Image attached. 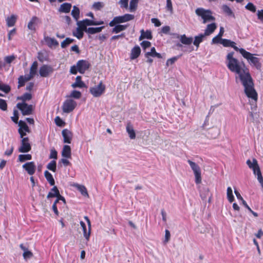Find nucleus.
<instances>
[{
  "instance_id": "31",
  "label": "nucleus",
  "mask_w": 263,
  "mask_h": 263,
  "mask_svg": "<svg viewBox=\"0 0 263 263\" xmlns=\"http://www.w3.org/2000/svg\"><path fill=\"white\" fill-rule=\"evenodd\" d=\"M126 129L127 133H128V134L129 135V138L131 139H135L136 134H135V132L133 128V126L130 124H129V123L127 124V125H126Z\"/></svg>"
},
{
  "instance_id": "14",
  "label": "nucleus",
  "mask_w": 263,
  "mask_h": 263,
  "mask_svg": "<svg viewBox=\"0 0 263 263\" xmlns=\"http://www.w3.org/2000/svg\"><path fill=\"white\" fill-rule=\"evenodd\" d=\"M53 72L51 66L47 65H43L40 68L39 73L41 77H47L50 73Z\"/></svg>"
},
{
  "instance_id": "1",
  "label": "nucleus",
  "mask_w": 263,
  "mask_h": 263,
  "mask_svg": "<svg viewBox=\"0 0 263 263\" xmlns=\"http://www.w3.org/2000/svg\"><path fill=\"white\" fill-rule=\"evenodd\" d=\"M234 52L229 53L226 57V64L228 68L235 74L236 81L239 79L245 88V92L248 98L254 101L257 99V94L254 87L253 79L249 69L245 63L234 58Z\"/></svg>"
},
{
  "instance_id": "44",
  "label": "nucleus",
  "mask_w": 263,
  "mask_h": 263,
  "mask_svg": "<svg viewBox=\"0 0 263 263\" xmlns=\"http://www.w3.org/2000/svg\"><path fill=\"white\" fill-rule=\"evenodd\" d=\"M37 68V63L36 61H34L30 69V73L34 76L36 74Z\"/></svg>"
},
{
  "instance_id": "52",
  "label": "nucleus",
  "mask_w": 263,
  "mask_h": 263,
  "mask_svg": "<svg viewBox=\"0 0 263 263\" xmlns=\"http://www.w3.org/2000/svg\"><path fill=\"white\" fill-rule=\"evenodd\" d=\"M23 256L24 259L27 260L33 256V254L31 251L28 250V251L24 252Z\"/></svg>"
},
{
  "instance_id": "29",
  "label": "nucleus",
  "mask_w": 263,
  "mask_h": 263,
  "mask_svg": "<svg viewBox=\"0 0 263 263\" xmlns=\"http://www.w3.org/2000/svg\"><path fill=\"white\" fill-rule=\"evenodd\" d=\"M128 27L127 25L116 24L112 28V32L115 33H118L121 31L125 30Z\"/></svg>"
},
{
  "instance_id": "13",
  "label": "nucleus",
  "mask_w": 263,
  "mask_h": 263,
  "mask_svg": "<svg viewBox=\"0 0 263 263\" xmlns=\"http://www.w3.org/2000/svg\"><path fill=\"white\" fill-rule=\"evenodd\" d=\"M18 133L20 135L21 138L24 137L26 135V133H30V129L27 124L23 121L20 120L18 122Z\"/></svg>"
},
{
  "instance_id": "45",
  "label": "nucleus",
  "mask_w": 263,
  "mask_h": 263,
  "mask_svg": "<svg viewBox=\"0 0 263 263\" xmlns=\"http://www.w3.org/2000/svg\"><path fill=\"white\" fill-rule=\"evenodd\" d=\"M32 98V95L31 94L29 93H24L22 96L18 98V99L21 100L23 101V102H25L26 101H29L31 100Z\"/></svg>"
},
{
  "instance_id": "15",
  "label": "nucleus",
  "mask_w": 263,
  "mask_h": 263,
  "mask_svg": "<svg viewBox=\"0 0 263 263\" xmlns=\"http://www.w3.org/2000/svg\"><path fill=\"white\" fill-rule=\"evenodd\" d=\"M23 168L25 170L27 173L30 175L34 174L36 170V166L34 162H29L23 165Z\"/></svg>"
},
{
  "instance_id": "35",
  "label": "nucleus",
  "mask_w": 263,
  "mask_h": 263,
  "mask_svg": "<svg viewBox=\"0 0 263 263\" xmlns=\"http://www.w3.org/2000/svg\"><path fill=\"white\" fill-rule=\"evenodd\" d=\"M59 193L60 192L57 187L54 186L51 189L50 192H49L47 198L49 199L50 198L56 197L57 196L59 195Z\"/></svg>"
},
{
  "instance_id": "5",
  "label": "nucleus",
  "mask_w": 263,
  "mask_h": 263,
  "mask_svg": "<svg viewBox=\"0 0 263 263\" xmlns=\"http://www.w3.org/2000/svg\"><path fill=\"white\" fill-rule=\"evenodd\" d=\"M134 18V15L130 14H125L123 15L118 16L114 17L111 21L109 25L110 27H114L116 24L123 23L132 21Z\"/></svg>"
},
{
  "instance_id": "57",
  "label": "nucleus",
  "mask_w": 263,
  "mask_h": 263,
  "mask_svg": "<svg viewBox=\"0 0 263 263\" xmlns=\"http://www.w3.org/2000/svg\"><path fill=\"white\" fill-rule=\"evenodd\" d=\"M222 39H222L221 37H220L217 35L216 36H215L212 39V43L213 44H218V43L221 44V40Z\"/></svg>"
},
{
  "instance_id": "20",
  "label": "nucleus",
  "mask_w": 263,
  "mask_h": 263,
  "mask_svg": "<svg viewBox=\"0 0 263 263\" xmlns=\"http://www.w3.org/2000/svg\"><path fill=\"white\" fill-rule=\"evenodd\" d=\"M141 49L139 46H135L131 50L130 58L131 60L137 59L140 54Z\"/></svg>"
},
{
  "instance_id": "51",
  "label": "nucleus",
  "mask_w": 263,
  "mask_h": 263,
  "mask_svg": "<svg viewBox=\"0 0 263 263\" xmlns=\"http://www.w3.org/2000/svg\"><path fill=\"white\" fill-rule=\"evenodd\" d=\"M0 109L4 111L7 109V104L6 101L2 99H0Z\"/></svg>"
},
{
  "instance_id": "54",
  "label": "nucleus",
  "mask_w": 263,
  "mask_h": 263,
  "mask_svg": "<svg viewBox=\"0 0 263 263\" xmlns=\"http://www.w3.org/2000/svg\"><path fill=\"white\" fill-rule=\"evenodd\" d=\"M140 45L143 49H145L151 46V43L149 41H144L140 43Z\"/></svg>"
},
{
  "instance_id": "27",
  "label": "nucleus",
  "mask_w": 263,
  "mask_h": 263,
  "mask_svg": "<svg viewBox=\"0 0 263 263\" xmlns=\"http://www.w3.org/2000/svg\"><path fill=\"white\" fill-rule=\"evenodd\" d=\"M157 57L159 59L162 58L160 53L156 52L155 48L154 47L151 49V51L145 53V57Z\"/></svg>"
},
{
  "instance_id": "42",
  "label": "nucleus",
  "mask_w": 263,
  "mask_h": 263,
  "mask_svg": "<svg viewBox=\"0 0 263 263\" xmlns=\"http://www.w3.org/2000/svg\"><path fill=\"white\" fill-rule=\"evenodd\" d=\"M74 41V39H70L69 37H67L64 41H63L61 43V47L62 48H66L70 44L72 43Z\"/></svg>"
},
{
  "instance_id": "38",
  "label": "nucleus",
  "mask_w": 263,
  "mask_h": 263,
  "mask_svg": "<svg viewBox=\"0 0 263 263\" xmlns=\"http://www.w3.org/2000/svg\"><path fill=\"white\" fill-rule=\"evenodd\" d=\"M221 9L222 11L229 16H234V13L231 9L227 5H223L221 6Z\"/></svg>"
},
{
  "instance_id": "12",
  "label": "nucleus",
  "mask_w": 263,
  "mask_h": 263,
  "mask_svg": "<svg viewBox=\"0 0 263 263\" xmlns=\"http://www.w3.org/2000/svg\"><path fill=\"white\" fill-rule=\"evenodd\" d=\"M78 72L80 73H84L90 67V63L87 61L81 60L77 62Z\"/></svg>"
},
{
  "instance_id": "10",
  "label": "nucleus",
  "mask_w": 263,
  "mask_h": 263,
  "mask_svg": "<svg viewBox=\"0 0 263 263\" xmlns=\"http://www.w3.org/2000/svg\"><path fill=\"white\" fill-rule=\"evenodd\" d=\"M17 107L21 111L24 116L30 115L32 114L33 106L32 105H28L25 102L18 103L17 104Z\"/></svg>"
},
{
  "instance_id": "64",
  "label": "nucleus",
  "mask_w": 263,
  "mask_h": 263,
  "mask_svg": "<svg viewBox=\"0 0 263 263\" xmlns=\"http://www.w3.org/2000/svg\"><path fill=\"white\" fill-rule=\"evenodd\" d=\"M13 146H11L5 152V155L8 156L11 155L13 151Z\"/></svg>"
},
{
  "instance_id": "9",
  "label": "nucleus",
  "mask_w": 263,
  "mask_h": 263,
  "mask_svg": "<svg viewBox=\"0 0 263 263\" xmlns=\"http://www.w3.org/2000/svg\"><path fill=\"white\" fill-rule=\"evenodd\" d=\"M77 103L72 99H67L65 100L62 106L63 112L69 113L71 112L76 107Z\"/></svg>"
},
{
  "instance_id": "19",
  "label": "nucleus",
  "mask_w": 263,
  "mask_h": 263,
  "mask_svg": "<svg viewBox=\"0 0 263 263\" xmlns=\"http://www.w3.org/2000/svg\"><path fill=\"white\" fill-rule=\"evenodd\" d=\"M72 5L70 3H65L61 4L59 8V11L61 13H69Z\"/></svg>"
},
{
  "instance_id": "48",
  "label": "nucleus",
  "mask_w": 263,
  "mask_h": 263,
  "mask_svg": "<svg viewBox=\"0 0 263 263\" xmlns=\"http://www.w3.org/2000/svg\"><path fill=\"white\" fill-rule=\"evenodd\" d=\"M0 90L5 93H8L10 90V87L9 85L0 82Z\"/></svg>"
},
{
  "instance_id": "11",
  "label": "nucleus",
  "mask_w": 263,
  "mask_h": 263,
  "mask_svg": "<svg viewBox=\"0 0 263 263\" xmlns=\"http://www.w3.org/2000/svg\"><path fill=\"white\" fill-rule=\"evenodd\" d=\"M21 142V146L18 148V152L22 153H27L31 149L29 139L27 137H23Z\"/></svg>"
},
{
  "instance_id": "34",
  "label": "nucleus",
  "mask_w": 263,
  "mask_h": 263,
  "mask_svg": "<svg viewBox=\"0 0 263 263\" xmlns=\"http://www.w3.org/2000/svg\"><path fill=\"white\" fill-rule=\"evenodd\" d=\"M84 31H85V29H83L80 26H78L76 31L73 32V35L78 39L80 40L83 37Z\"/></svg>"
},
{
  "instance_id": "7",
  "label": "nucleus",
  "mask_w": 263,
  "mask_h": 263,
  "mask_svg": "<svg viewBox=\"0 0 263 263\" xmlns=\"http://www.w3.org/2000/svg\"><path fill=\"white\" fill-rule=\"evenodd\" d=\"M84 219L86 220L87 224H88V230H87L86 226L85 223L82 221H81L80 223L81 225V227L82 228L83 230V234L84 238H85L86 240L87 241H88L89 240L90 236V233H91V222L88 218V217L86 216H84Z\"/></svg>"
},
{
  "instance_id": "50",
  "label": "nucleus",
  "mask_w": 263,
  "mask_h": 263,
  "mask_svg": "<svg viewBox=\"0 0 263 263\" xmlns=\"http://www.w3.org/2000/svg\"><path fill=\"white\" fill-rule=\"evenodd\" d=\"M178 57H174L168 59L166 62V65L169 66L173 65L178 60Z\"/></svg>"
},
{
  "instance_id": "37",
  "label": "nucleus",
  "mask_w": 263,
  "mask_h": 263,
  "mask_svg": "<svg viewBox=\"0 0 263 263\" xmlns=\"http://www.w3.org/2000/svg\"><path fill=\"white\" fill-rule=\"evenodd\" d=\"M44 175L46 180L48 181L49 184L51 185H53L54 184L55 182L52 174L50 173H49L48 171H46L44 172Z\"/></svg>"
},
{
  "instance_id": "53",
  "label": "nucleus",
  "mask_w": 263,
  "mask_h": 263,
  "mask_svg": "<svg viewBox=\"0 0 263 263\" xmlns=\"http://www.w3.org/2000/svg\"><path fill=\"white\" fill-rule=\"evenodd\" d=\"M81 96V93L77 90H73L70 94V97L75 99H79Z\"/></svg>"
},
{
  "instance_id": "39",
  "label": "nucleus",
  "mask_w": 263,
  "mask_h": 263,
  "mask_svg": "<svg viewBox=\"0 0 263 263\" xmlns=\"http://www.w3.org/2000/svg\"><path fill=\"white\" fill-rule=\"evenodd\" d=\"M32 159V156L30 154H21L18 156V161L23 162L26 160H30Z\"/></svg>"
},
{
  "instance_id": "6",
  "label": "nucleus",
  "mask_w": 263,
  "mask_h": 263,
  "mask_svg": "<svg viewBox=\"0 0 263 263\" xmlns=\"http://www.w3.org/2000/svg\"><path fill=\"white\" fill-rule=\"evenodd\" d=\"M105 88V85L100 82L97 85L90 87L89 91L94 97H99L104 93Z\"/></svg>"
},
{
  "instance_id": "46",
  "label": "nucleus",
  "mask_w": 263,
  "mask_h": 263,
  "mask_svg": "<svg viewBox=\"0 0 263 263\" xmlns=\"http://www.w3.org/2000/svg\"><path fill=\"white\" fill-rule=\"evenodd\" d=\"M77 189L83 196H87L88 195L87 190L84 186L81 185H78Z\"/></svg>"
},
{
  "instance_id": "22",
  "label": "nucleus",
  "mask_w": 263,
  "mask_h": 263,
  "mask_svg": "<svg viewBox=\"0 0 263 263\" xmlns=\"http://www.w3.org/2000/svg\"><path fill=\"white\" fill-rule=\"evenodd\" d=\"M73 88H84L85 87V83L81 80V76H77L76 78V82L71 85Z\"/></svg>"
},
{
  "instance_id": "41",
  "label": "nucleus",
  "mask_w": 263,
  "mask_h": 263,
  "mask_svg": "<svg viewBox=\"0 0 263 263\" xmlns=\"http://www.w3.org/2000/svg\"><path fill=\"white\" fill-rule=\"evenodd\" d=\"M47 168L53 172H55L56 171V168H57V163L56 161L55 160H52L50 162H49L47 165Z\"/></svg>"
},
{
  "instance_id": "28",
  "label": "nucleus",
  "mask_w": 263,
  "mask_h": 263,
  "mask_svg": "<svg viewBox=\"0 0 263 263\" xmlns=\"http://www.w3.org/2000/svg\"><path fill=\"white\" fill-rule=\"evenodd\" d=\"M104 28V26H101L99 27H89L85 31V32L88 34H93L95 33L100 32Z\"/></svg>"
},
{
  "instance_id": "3",
  "label": "nucleus",
  "mask_w": 263,
  "mask_h": 263,
  "mask_svg": "<svg viewBox=\"0 0 263 263\" xmlns=\"http://www.w3.org/2000/svg\"><path fill=\"white\" fill-rule=\"evenodd\" d=\"M195 13L197 15L201 17L203 24L215 20V17L212 15V12L210 10H206L203 8H198L196 9Z\"/></svg>"
},
{
  "instance_id": "36",
  "label": "nucleus",
  "mask_w": 263,
  "mask_h": 263,
  "mask_svg": "<svg viewBox=\"0 0 263 263\" xmlns=\"http://www.w3.org/2000/svg\"><path fill=\"white\" fill-rule=\"evenodd\" d=\"M17 17L15 15L12 14L6 19L7 25L8 27L13 26L16 22Z\"/></svg>"
},
{
  "instance_id": "49",
  "label": "nucleus",
  "mask_w": 263,
  "mask_h": 263,
  "mask_svg": "<svg viewBox=\"0 0 263 263\" xmlns=\"http://www.w3.org/2000/svg\"><path fill=\"white\" fill-rule=\"evenodd\" d=\"M245 8L252 12H255L256 10V7L252 3H249L246 6H245Z\"/></svg>"
},
{
  "instance_id": "23",
  "label": "nucleus",
  "mask_w": 263,
  "mask_h": 263,
  "mask_svg": "<svg viewBox=\"0 0 263 263\" xmlns=\"http://www.w3.org/2000/svg\"><path fill=\"white\" fill-rule=\"evenodd\" d=\"M205 36L206 35L204 34V33H201L195 37L193 44L197 47V49L198 48L199 44L203 41Z\"/></svg>"
},
{
  "instance_id": "4",
  "label": "nucleus",
  "mask_w": 263,
  "mask_h": 263,
  "mask_svg": "<svg viewBox=\"0 0 263 263\" xmlns=\"http://www.w3.org/2000/svg\"><path fill=\"white\" fill-rule=\"evenodd\" d=\"M242 56L247 60L250 64H253L257 69L260 67V64L259 63V59L257 57H254L253 55L250 52L247 51L243 48H241L239 52Z\"/></svg>"
},
{
  "instance_id": "2",
  "label": "nucleus",
  "mask_w": 263,
  "mask_h": 263,
  "mask_svg": "<svg viewBox=\"0 0 263 263\" xmlns=\"http://www.w3.org/2000/svg\"><path fill=\"white\" fill-rule=\"evenodd\" d=\"M246 163L249 167L253 170L254 174L255 175H257V180L263 187V177L262 176L259 166L258 164L257 161L255 159H253L252 161L248 159Z\"/></svg>"
},
{
  "instance_id": "21",
  "label": "nucleus",
  "mask_w": 263,
  "mask_h": 263,
  "mask_svg": "<svg viewBox=\"0 0 263 263\" xmlns=\"http://www.w3.org/2000/svg\"><path fill=\"white\" fill-rule=\"evenodd\" d=\"M141 35L139 37V40L141 41L143 39H146L148 40H151L153 37L152 35V32L150 30H147L146 31H144L143 29H142L140 31Z\"/></svg>"
},
{
  "instance_id": "56",
  "label": "nucleus",
  "mask_w": 263,
  "mask_h": 263,
  "mask_svg": "<svg viewBox=\"0 0 263 263\" xmlns=\"http://www.w3.org/2000/svg\"><path fill=\"white\" fill-rule=\"evenodd\" d=\"M171 234L170 232L168 230H165V238L164 240V243H166L170 239Z\"/></svg>"
},
{
  "instance_id": "40",
  "label": "nucleus",
  "mask_w": 263,
  "mask_h": 263,
  "mask_svg": "<svg viewBox=\"0 0 263 263\" xmlns=\"http://www.w3.org/2000/svg\"><path fill=\"white\" fill-rule=\"evenodd\" d=\"M227 196L228 200L230 202H232L234 200V197L233 195L232 189L231 187H228L227 190Z\"/></svg>"
},
{
  "instance_id": "60",
  "label": "nucleus",
  "mask_w": 263,
  "mask_h": 263,
  "mask_svg": "<svg viewBox=\"0 0 263 263\" xmlns=\"http://www.w3.org/2000/svg\"><path fill=\"white\" fill-rule=\"evenodd\" d=\"M49 158L50 159H56L57 158V152L55 149H52L50 151Z\"/></svg>"
},
{
  "instance_id": "24",
  "label": "nucleus",
  "mask_w": 263,
  "mask_h": 263,
  "mask_svg": "<svg viewBox=\"0 0 263 263\" xmlns=\"http://www.w3.org/2000/svg\"><path fill=\"white\" fill-rule=\"evenodd\" d=\"M71 148L69 145H65L64 146L62 152V156L66 158H71Z\"/></svg>"
},
{
  "instance_id": "16",
  "label": "nucleus",
  "mask_w": 263,
  "mask_h": 263,
  "mask_svg": "<svg viewBox=\"0 0 263 263\" xmlns=\"http://www.w3.org/2000/svg\"><path fill=\"white\" fill-rule=\"evenodd\" d=\"M78 26H80L83 29H85V31L88 29V26H95V21L90 20L87 18L82 21H78L77 23Z\"/></svg>"
},
{
  "instance_id": "30",
  "label": "nucleus",
  "mask_w": 263,
  "mask_h": 263,
  "mask_svg": "<svg viewBox=\"0 0 263 263\" xmlns=\"http://www.w3.org/2000/svg\"><path fill=\"white\" fill-rule=\"evenodd\" d=\"M216 29V25L215 23H213L210 24L208 25L204 32V34L206 35H209L211 33H212Z\"/></svg>"
},
{
  "instance_id": "59",
  "label": "nucleus",
  "mask_w": 263,
  "mask_h": 263,
  "mask_svg": "<svg viewBox=\"0 0 263 263\" xmlns=\"http://www.w3.org/2000/svg\"><path fill=\"white\" fill-rule=\"evenodd\" d=\"M55 124L59 126H63L64 122L63 120L59 117H56L55 118Z\"/></svg>"
},
{
  "instance_id": "47",
  "label": "nucleus",
  "mask_w": 263,
  "mask_h": 263,
  "mask_svg": "<svg viewBox=\"0 0 263 263\" xmlns=\"http://www.w3.org/2000/svg\"><path fill=\"white\" fill-rule=\"evenodd\" d=\"M104 6L102 2H95L92 6V9L95 10H99L102 8Z\"/></svg>"
},
{
  "instance_id": "17",
  "label": "nucleus",
  "mask_w": 263,
  "mask_h": 263,
  "mask_svg": "<svg viewBox=\"0 0 263 263\" xmlns=\"http://www.w3.org/2000/svg\"><path fill=\"white\" fill-rule=\"evenodd\" d=\"M224 47H231L233 48L236 51H239L240 52L241 48H238L235 46V43L234 42L231 41L230 40L223 39L221 40V44Z\"/></svg>"
},
{
  "instance_id": "18",
  "label": "nucleus",
  "mask_w": 263,
  "mask_h": 263,
  "mask_svg": "<svg viewBox=\"0 0 263 263\" xmlns=\"http://www.w3.org/2000/svg\"><path fill=\"white\" fill-rule=\"evenodd\" d=\"M62 134L64 138V142L70 143L72 137L71 132L67 129H64L62 130Z\"/></svg>"
},
{
  "instance_id": "43",
  "label": "nucleus",
  "mask_w": 263,
  "mask_h": 263,
  "mask_svg": "<svg viewBox=\"0 0 263 263\" xmlns=\"http://www.w3.org/2000/svg\"><path fill=\"white\" fill-rule=\"evenodd\" d=\"M138 0H130L129 3V10L130 12H134L136 10Z\"/></svg>"
},
{
  "instance_id": "55",
  "label": "nucleus",
  "mask_w": 263,
  "mask_h": 263,
  "mask_svg": "<svg viewBox=\"0 0 263 263\" xmlns=\"http://www.w3.org/2000/svg\"><path fill=\"white\" fill-rule=\"evenodd\" d=\"M129 0H120L119 2L120 7L123 8H127Z\"/></svg>"
},
{
  "instance_id": "8",
  "label": "nucleus",
  "mask_w": 263,
  "mask_h": 263,
  "mask_svg": "<svg viewBox=\"0 0 263 263\" xmlns=\"http://www.w3.org/2000/svg\"><path fill=\"white\" fill-rule=\"evenodd\" d=\"M187 162L194 172L195 177L196 183H200L201 182V170L200 167L196 163L190 160H189Z\"/></svg>"
},
{
  "instance_id": "62",
  "label": "nucleus",
  "mask_w": 263,
  "mask_h": 263,
  "mask_svg": "<svg viewBox=\"0 0 263 263\" xmlns=\"http://www.w3.org/2000/svg\"><path fill=\"white\" fill-rule=\"evenodd\" d=\"M151 22L152 23L154 24V25L156 27H159L161 24L160 21L158 18H152Z\"/></svg>"
},
{
  "instance_id": "61",
  "label": "nucleus",
  "mask_w": 263,
  "mask_h": 263,
  "mask_svg": "<svg viewBox=\"0 0 263 263\" xmlns=\"http://www.w3.org/2000/svg\"><path fill=\"white\" fill-rule=\"evenodd\" d=\"M78 71L77 64L73 65L70 67V72L72 74H76Z\"/></svg>"
},
{
  "instance_id": "26",
  "label": "nucleus",
  "mask_w": 263,
  "mask_h": 263,
  "mask_svg": "<svg viewBox=\"0 0 263 263\" xmlns=\"http://www.w3.org/2000/svg\"><path fill=\"white\" fill-rule=\"evenodd\" d=\"M179 40L181 43L187 45L191 44L193 42L192 37H187L185 34L181 35L179 36Z\"/></svg>"
},
{
  "instance_id": "32",
  "label": "nucleus",
  "mask_w": 263,
  "mask_h": 263,
  "mask_svg": "<svg viewBox=\"0 0 263 263\" xmlns=\"http://www.w3.org/2000/svg\"><path fill=\"white\" fill-rule=\"evenodd\" d=\"M39 18L36 16L32 17L30 22L28 23V29L31 30H34L35 29V25L37 24Z\"/></svg>"
},
{
  "instance_id": "63",
  "label": "nucleus",
  "mask_w": 263,
  "mask_h": 263,
  "mask_svg": "<svg viewBox=\"0 0 263 263\" xmlns=\"http://www.w3.org/2000/svg\"><path fill=\"white\" fill-rule=\"evenodd\" d=\"M166 8L171 12H172L173 6L171 0H166Z\"/></svg>"
},
{
  "instance_id": "58",
  "label": "nucleus",
  "mask_w": 263,
  "mask_h": 263,
  "mask_svg": "<svg viewBox=\"0 0 263 263\" xmlns=\"http://www.w3.org/2000/svg\"><path fill=\"white\" fill-rule=\"evenodd\" d=\"M18 88L23 86L25 85V82H26V81H25V80L23 78V76H20L18 78Z\"/></svg>"
},
{
  "instance_id": "33",
  "label": "nucleus",
  "mask_w": 263,
  "mask_h": 263,
  "mask_svg": "<svg viewBox=\"0 0 263 263\" xmlns=\"http://www.w3.org/2000/svg\"><path fill=\"white\" fill-rule=\"evenodd\" d=\"M80 11L79 8L76 6H73V9L71 11V14L72 16L73 17V18L77 21H78V20L80 17Z\"/></svg>"
},
{
  "instance_id": "25",
  "label": "nucleus",
  "mask_w": 263,
  "mask_h": 263,
  "mask_svg": "<svg viewBox=\"0 0 263 263\" xmlns=\"http://www.w3.org/2000/svg\"><path fill=\"white\" fill-rule=\"evenodd\" d=\"M46 43L49 47L57 46L59 45L58 42L54 38L46 36L44 38Z\"/></svg>"
}]
</instances>
